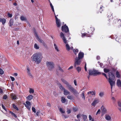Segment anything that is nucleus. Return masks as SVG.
<instances>
[{
	"instance_id": "obj_36",
	"label": "nucleus",
	"mask_w": 121,
	"mask_h": 121,
	"mask_svg": "<svg viewBox=\"0 0 121 121\" xmlns=\"http://www.w3.org/2000/svg\"><path fill=\"white\" fill-rule=\"evenodd\" d=\"M82 98L84 99H85V97L84 95V92L83 91L82 92Z\"/></svg>"
},
{
	"instance_id": "obj_50",
	"label": "nucleus",
	"mask_w": 121,
	"mask_h": 121,
	"mask_svg": "<svg viewBox=\"0 0 121 121\" xmlns=\"http://www.w3.org/2000/svg\"><path fill=\"white\" fill-rule=\"evenodd\" d=\"M81 114H79L77 115V118L78 119L81 116Z\"/></svg>"
},
{
	"instance_id": "obj_41",
	"label": "nucleus",
	"mask_w": 121,
	"mask_h": 121,
	"mask_svg": "<svg viewBox=\"0 0 121 121\" xmlns=\"http://www.w3.org/2000/svg\"><path fill=\"white\" fill-rule=\"evenodd\" d=\"M104 71L105 73H107L109 72V70L106 69H104Z\"/></svg>"
},
{
	"instance_id": "obj_54",
	"label": "nucleus",
	"mask_w": 121,
	"mask_h": 121,
	"mask_svg": "<svg viewBox=\"0 0 121 121\" xmlns=\"http://www.w3.org/2000/svg\"><path fill=\"white\" fill-rule=\"evenodd\" d=\"M89 120L91 121L92 120V118L91 116L90 115H89Z\"/></svg>"
},
{
	"instance_id": "obj_58",
	"label": "nucleus",
	"mask_w": 121,
	"mask_h": 121,
	"mask_svg": "<svg viewBox=\"0 0 121 121\" xmlns=\"http://www.w3.org/2000/svg\"><path fill=\"white\" fill-rule=\"evenodd\" d=\"M74 84L75 86L77 85V82L76 81V80H74Z\"/></svg>"
},
{
	"instance_id": "obj_20",
	"label": "nucleus",
	"mask_w": 121,
	"mask_h": 121,
	"mask_svg": "<svg viewBox=\"0 0 121 121\" xmlns=\"http://www.w3.org/2000/svg\"><path fill=\"white\" fill-rule=\"evenodd\" d=\"M0 22H2V24L4 25L6 22V20L4 18H0Z\"/></svg>"
},
{
	"instance_id": "obj_33",
	"label": "nucleus",
	"mask_w": 121,
	"mask_h": 121,
	"mask_svg": "<svg viewBox=\"0 0 121 121\" xmlns=\"http://www.w3.org/2000/svg\"><path fill=\"white\" fill-rule=\"evenodd\" d=\"M10 113H11L12 115L13 116H14V117H15L16 118L17 117V116L13 113L12 112L10 111H9Z\"/></svg>"
},
{
	"instance_id": "obj_62",
	"label": "nucleus",
	"mask_w": 121,
	"mask_h": 121,
	"mask_svg": "<svg viewBox=\"0 0 121 121\" xmlns=\"http://www.w3.org/2000/svg\"><path fill=\"white\" fill-rule=\"evenodd\" d=\"M73 66H71L68 69V70H69L71 69H72L73 68Z\"/></svg>"
},
{
	"instance_id": "obj_40",
	"label": "nucleus",
	"mask_w": 121,
	"mask_h": 121,
	"mask_svg": "<svg viewBox=\"0 0 121 121\" xmlns=\"http://www.w3.org/2000/svg\"><path fill=\"white\" fill-rule=\"evenodd\" d=\"M95 91H91V93L90 94H91V95H95Z\"/></svg>"
},
{
	"instance_id": "obj_56",
	"label": "nucleus",
	"mask_w": 121,
	"mask_h": 121,
	"mask_svg": "<svg viewBox=\"0 0 121 121\" xmlns=\"http://www.w3.org/2000/svg\"><path fill=\"white\" fill-rule=\"evenodd\" d=\"M111 99L113 101V102H115L116 99L114 97H112Z\"/></svg>"
},
{
	"instance_id": "obj_25",
	"label": "nucleus",
	"mask_w": 121,
	"mask_h": 121,
	"mask_svg": "<svg viewBox=\"0 0 121 121\" xmlns=\"http://www.w3.org/2000/svg\"><path fill=\"white\" fill-rule=\"evenodd\" d=\"M59 87L60 89L62 91L63 90V91L65 89V88L61 85H60L59 86Z\"/></svg>"
},
{
	"instance_id": "obj_19",
	"label": "nucleus",
	"mask_w": 121,
	"mask_h": 121,
	"mask_svg": "<svg viewBox=\"0 0 121 121\" xmlns=\"http://www.w3.org/2000/svg\"><path fill=\"white\" fill-rule=\"evenodd\" d=\"M33 96L31 95L28 96L26 98V99L29 100H31L33 99Z\"/></svg>"
},
{
	"instance_id": "obj_61",
	"label": "nucleus",
	"mask_w": 121,
	"mask_h": 121,
	"mask_svg": "<svg viewBox=\"0 0 121 121\" xmlns=\"http://www.w3.org/2000/svg\"><path fill=\"white\" fill-rule=\"evenodd\" d=\"M102 74L106 77L107 79V78L106 74L104 73H103Z\"/></svg>"
},
{
	"instance_id": "obj_3",
	"label": "nucleus",
	"mask_w": 121,
	"mask_h": 121,
	"mask_svg": "<svg viewBox=\"0 0 121 121\" xmlns=\"http://www.w3.org/2000/svg\"><path fill=\"white\" fill-rule=\"evenodd\" d=\"M60 37L61 38L64 43L66 44L65 46L66 50L69 51L70 49L73 50V47L72 46L71 47H70L69 46L68 44V40H66L65 37V36L64 34L62 32H61L60 34Z\"/></svg>"
},
{
	"instance_id": "obj_32",
	"label": "nucleus",
	"mask_w": 121,
	"mask_h": 121,
	"mask_svg": "<svg viewBox=\"0 0 121 121\" xmlns=\"http://www.w3.org/2000/svg\"><path fill=\"white\" fill-rule=\"evenodd\" d=\"M9 23H10V24L9 25V26H12L13 25V21L12 19H11L10 20Z\"/></svg>"
},
{
	"instance_id": "obj_29",
	"label": "nucleus",
	"mask_w": 121,
	"mask_h": 121,
	"mask_svg": "<svg viewBox=\"0 0 121 121\" xmlns=\"http://www.w3.org/2000/svg\"><path fill=\"white\" fill-rule=\"evenodd\" d=\"M86 36L88 37H89L91 36V35H90L87 34H83L82 35V37H83L85 36Z\"/></svg>"
},
{
	"instance_id": "obj_60",
	"label": "nucleus",
	"mask_w": 121,
	"mask_h": 121,
	"mask_svg": "<svg viewBox=\"0 0 121 121\" xmlns=\"http://www.w3.org/2000/svg\"><path fill=\"white\" fill-rule=\"evenodd\" d=\"M120 38L118 40V41L119 42L121 43V35L120 36Z\"/></svg>"
},
{
	"instance_id": "obj_48",
	"label": "nucleus",
	"mask_w": 121,
	"mask_h": 121,
	"mask_svg": "<svg viewBox=\"0 0 121 121\" xmlns=\"http://www.w3.org/2000/svg\"><path fill=\"white\" fill-rule=\"evenodd\" d=\"M32 110L33 112L34 113L36 112V109L35 108L33 107H32Z\"/></svg>"
},
{
	"instance_id": "obj_18",
	"label": "nucleus",
	"mask_w": 121,
	"mask_h": 121,
	"mask_svg": "<svg viewBox=\"0 0 121 121\" xmlns=\"http://www.w3.org/2000/svg\"><path fill=\"white\" fill-rule=\"evenodd\" d=\"M11 98L13 99H15L17 98V96L14 94H12L11 95Z\"/></svg>"
},
{
	"instance_id": "obj_63",
	"label": "nucleus",
	"mask_w": 121,
	"mask_h": 121,
	"mask_svg": "<svg viewBox=\"0 0 121 121\" xmlns=\"http://www.w3.org/2000/svg\"><path fill=\"white\" fill-rule=\"evenodd\" d=\"M26 22L27 23H28V26L30 27V24L29 22L27 21L26 20Z\"/></svg>"
},
{
	"instance_id": "obj_57",
	"label": "nucleus",
	"mask_w": 121,
	"mask_h": 121,
	"mask_svg": "<svg viewBox=\"0 0 121 121\" xmlns=\"http://www.w3.org/2000/svg\"><path fill=\"white\" fill-rule=\"evenodd\" d=\"M56 83H57V84L58 85V87L59 86H60V85H61V84L59 83V82L58 81Z\"/></svg>"
},
{
	"instance_id": "obj_31",
	"label": "nucleus",
	"mask_w": 121,
	"mask_h": 121,
	"mask_svg": "<svg viewBox=\"0 0 121 121\" xmlns=\"http://www.w3.org/2000/svg\"><path fill=\"white\" fill-rule=\"evenodd\" d=\"M34 47V48L36 49H38L39 48V46L36 43H35V44Z\"/></svg>"
},
{
	"instance_id": "obj_23",
	"label": "nucleus",
	"mask_w": 121,
	"mask_h": 121,
	"mask_svg": "<svg viewBox=\"0 0 121 121\" xmlns=\"http://www.w3.org/2000/svg\"><path fill=\"white\" fill-rule=\"evenodd\" d=\"M20 18L21 20L22 21H26V18L23 16H21L20 17Z\"/></svg>"
},
{
	"instance_id": "obj_1",
	"label": "nucleus",
	"mask_w": 121,
	"mask_h": 121,
	"mask_svg": "<svg viewBox=\"0 0 121 121\" xmlns=\"http://www.w3.org/2000/svg\"><path fill=\"white\" fill-rule=\"evenodd\" d=\"M43 58L42 54L39 52L34 54L31 57L32 61L38 64L41 62Z\"/></svg>"
},
{
	"instance_id": "obj_16",
	"label": "nucleus",
	"mask_w": 121,
	"mask_h": 121,
	"mask_svg": "<svg viewBox=\"0 0 121 121\" xmlns=\"http://www.w3.org/2000/svg\"><path fill=\"white\" fill-rule=\"evenodd\" d=\"M117 84L119 87H121V82L119 79H118L117 81Z\"/></svg>"
},
{
	"instance_id": "obj_30",
	"label": "nucleus",
	"mask_w": 121,
	"mask_h": 121,
	"mask_svg": "<svg viewBox=\"0 0 121 121\" xmlns=\"http://www.w3.org/2000/svg\"><path fill=\"white\" fill-rule=\"evenodd\" d=\"M61 100L63 103H64L66 101V99L64 97H62Z\"/></svg>"
},
{
	"instance_id": "obj_6",
	"label": "nucleus",
	"mask_w": 121,
	"mask_h": 121,
	"mask_svg": "<svg viewBox=\"0 0 121 121\" xmlns=\"http://www.w3.org/2000/svg\"><path fill=\"white\" fill-rule=\"evenodd\" d=\"M46 64L49 70H52L54 68V65L52 62L47 61Z\"/></svg>"
},
{
	"instance_id": "obj_53",
	"label": "nucleus",
	"mask_w": 121,
	"mask_h": 121,
	"mask_svg": "<svg viewBox=\"0 0 121 121\" xmlns=\"http://www.w3.org/2000/svg\"><path fill=\"white\" fill-rule=\"evenodd\" d=\"M7 98V96L6 95H5L3 97V99H6Z\"/></svg>"
},
{
	"instance_id": "obj_13",
	"label": "nucleus",
	"mask_w": 121,
	"mask_h": 121,
	"mask_svg": "<svg viewBox=\"0 0 121 121\" xmlns=\"http://www.w3.org/2000/svg\"><path fill=\"white\" fill-rule=\"evenodd\" d=\"M84 54L82 52H80L78 54V58L80 59L82 58L84 56Z\"/></svg>"
},
{
	"instance_id": "obj_46",
	"label": "nucleus",
	"mask_w": 121,
	"mask_h": 121,
	"mask_svg": "<svg viewBox=\"0 0 121 121\" xmlns=\"http://www.w3.org/2000/svg\"><path fill=\"white\" fill-rule=\"evenodd\" d=\"M73 111L75 112L77 111L78 109L76 108L73 107Z\"/></svg>"
},
{
	"instance_id": "obj_44",
	"label": "nucleus",
	"mask_w": 121,
	"mask_h": 121,
	"mask_svg": "<svg viewBox=\"0 0 121 121\" xmlns=\"http://www.w3.org/2000/svg\"><path fill=\"white\" fill-rule=\"evenodd\" d=\"M101 112V111L100 110V109H99L97 111V112L96 114V115H97L98 114H99Z\"/></svg>"
},
{
	"instance_id": "obj_59",
	"label": "nucleus",
	"mask_w": 121,
	"mask_h": 121,
	"mask_svg": "<svg viewBox=\"0 0 121 121\" xmlns=\"http://www.w3.org/2000/svg\"><path fill=\"white\" fill-rule=\"evenodd\" d=\"M85 70L86 71H87V68H86V63L85 65Z\"/></svg>"
},
{
	"instance_id": "obj_22",
	"label": "nucleus",
	"mask_w": 121,
	"mask_h": 121,
	"mask_svg": "<svg viewBox=\"0 0 121 121\" xmlns=\"http://www.w3.org/2000/svg\"><path fill=\"white\" fill-rule=\"evenodd\" d=\"M104 95V93L103 92H100L99 94V95L100 97H103Z\"/></svg>"
},
{
	"instance_id": "obj_51",
	"label": "nucleus",
	"mask_w": 121,
	"mask_h": 121,
	"mask_svg": "<svg viewBox=\"0 0 121 121\" xmlns=\"http://www.w3.org/2000/svg\"><path fill=\"white\" fill-rule=\"evenodd\" d=\"M10 78L13 81L14 80L15 78L13 77L12 76H10Z\"/></svg>"
},
{
	"instance_id": "obj_28",
	"label": "nucleus",
	"mask_w": 121,
	"mask_h": 121,
	"mask_svg": "<svg viewBox=\"0 0 121 121\" xmlns=\"http://www.w3.org/2000/svg\"><path fill=\"white\" fill-rule=\"evenodd\" d=\"M49 2H50V6L51 8L52 9V11H53L54 12L55 14V13L53 7V6L52 5V4L50 2V0H49Z\"/></svg>"
},
{
	"instance_id": "obj_43",
	"label": "nucleus",
	"mask_w": 121,
	"mask_h": 121,
	"mask_svg": "<svg viewBox=\"0 0 121 121\" xmlns=\"http://www.w3.org/2000/svg\"><path fill=\"white\" fill-rule=\"evenodd\" d=\"M34 92V90L31 88L30 89L29 92L30 93H33Z\"/></svg>"
},
{
	"instance_id": "obj_55",
	"label": "nucleus",
	"mask_w": 121,
	"mask_h": 121,
	"mask_svg": "<svg viewBox=\"0 0 121 121\" xmlns=\"http://www.w3.org/2000/svg\"><path fill=\"white\" fill-rule=\"evenodd\" d=\"M47 105L48 106H49V107H51V104L49 103H47Z\"/></svg>"
},
{
	"instance_id": "obj_2",
	"label": "nucleus",
	"mask_w": 121,
	"mask_h": 121,
	"mask_svg": "<svg viewBox=\"0 0 121 121\" xmlns=\"http://www.w3.org/2000/svg\"><path fill=\"white\" fill-rule=\"evenodd\" d=\"M61 80L65 84L67 85V87L68 89L72 93L74 94H78L79 93L75 90L71 85H70L69 82L64 79H62Z\"/></svg>"
},
{
	"instance_id": "obj_17",
	"label": "nucleus",
	"mask_w": 121,
	"mask_h": 121,
	"mask_svg": "<svg viewBox=\"0 0 121 121\" xmlns=\"http://www.w3.org/2000/svg\"><path fill=\"white\" fill-rule=\"evenodd\" d=\"M56 26L57 27H59L60 26L61 23L60 20L56 21Z\"/></svg>"
},
{
	"instance_id": "obj_8",
	"label": "nucleus",
	"mask_w": 121,
	"mask_h": 121,
	"mask_svg": "<svg viewBox=\"0 0 121 121\" xmlns=\"http://www.w3.org/2000/svg\"><path fill=\"white\" fill-rule=\"evenodd\" d=\"M61 30L63 31H64L65 33H67L69 31L68 26L65 25L62 26Z\"/></svg>"
},
{
	"instance_id": "obj_42",
	"label": "nucleus",
	"mask_w": 121,
	"mask_h": 121,
	"mask_svg": "<svg viewBox=\"0 0 121 121\" xmlns=\"http://www.w3.org/2000/svg\"><path fill=\"white\" fill-rule=\"evenodd\" d=\"M59 110L60 112H61L62 113H64L65 112V111L63 110L61 108H60Z\"/></svg>"
},
{
	"instance_id": "obj_45",
	"label": "nucleus",
	"mask_w": 121,
	"mask_h": 121,
	"mask_svg": "<svg viewBox=\"0 0 121 121\" xmlns=\"http://www.w3.org/2000/svg\"><path fill=\"white\" fill-rule=\"evenodd\" d=\"M4 73V71L1 69H0V74L2 75Z\"/></svg>"
},
{
	"instance_id": "obj_15",
	"label": "nucleus",
	"mask_w": 121,
	"mask_h": 121,
	"mask_svg": "<svg viewBox=\"0 0 121 121\" xmlns=\"http://www.w3.org/2000/svg\"><path fill=\"white\" fill-rule=\"evenodd\" d=\"M70 93V92L69 91L66 89H65L64 91V94L65 95H69Z\"/></svg>"
},
{
	"instance_id": "obj_4",
	"label": "nucleus",
	"mask_w": 121,
	"mask_h": 121,
	"mask_svg": "<svg viewBox=\"0 0 121 121\" xmlns=\"http://www.w3.org/2000/svg\"><path fill=\"white\" fill-rule=\"evenodd\" d=\"M108 75L109 76L108 81L110 85L111 89L112 90L113 86H114L115 84V81H113L115 78V76L113 73L111 72L108 73Z\"/></svg>"
},
{
	"instance_id": "obj_9",
	"label": "nucleus",
	"mask_w": 121,
	"mask_h": 121,
	"mask_svg": "<svg viewBox=\"0 0 121 121\" xmlns=\"http://www.w3.org/2000/svg\"><path fill=\"white\" fill-rule=\"evenodd\" d=\"M81 61L80 59L78 58V57H76L75 58V63L74 66L76 67V65H78L80 64Z\"/></svg>"
},
{
	"instance_id": "obj_47",
	"label": "nucleus",
	"mask_w": 121,
	"mask_h": 121,
	"mask_svg": "<svg viewBox=\"0 0 121 121\" xmlns=\"http://www.w3.org/2000/svg\"><path fill=\"white\" fill-rule=\"evenodd\" d=\"M26 104L27 105H31V104L30 102L28 101H26Z\"/></svg>"
},
{
	"instance_id": "obj_39",
	"label": "nucleus",
	"mask_w": 121,
	"mask_h": 121,
	"mask_svg": "<svg viewBox=\"0 0 121 121\" xmlns=\"http://www.w3.org/2000/svg\"><path fill=\"white\" fill-rule=\"evenodd\" d=\"M118 105L119 107H120V108H121V100L119 101L118 102Z\"/></svg>"
},
{
	"instance_id": "obj_26",
	"label": "nucleus",
	"mask_w": 121,
	"mask_h": 121,
	"mask_svg": "<svg viewBox=\"0 0 121 121\" xmlns=\"http://www.w3.org/2000/svg\"><path fill=\"white\" fill-rule=\"evenodd\" d=\"M12 106L13 108L15 109H16L17 110H18L19 109L17 107V106L15 105L14 104H12Z\"/></svg>"
},
{
	"instance_id": "obj_49",
	"label": "nucleus",
	"mask_w": 121,
	"mask_h": 121,
	"mask_svg": "<svg viewBox=\"0 0 121 121\" xmlns=\"http://www.w3.org/2000/svg\"><path fill=\"white\" fill-rule=\"evenodd\" d=\"M7 16L8 17H12V14L9 13H8L7 14Z\"/></svg>"
},
{
	"instance_id": "obj_38",
	"label": "nucleus",
	"mask_w": 121,
	"mask_h": 121,
	"mask_svg": "<svg viewBox=\"0 0 121 121\" xmlns=\"http://www.w3.org/2000/svg\"><path fill=\"white\" fill-rule=\"evenodd\" d=\"M117 77V78H119L120 77V74L119 72L118 71H117L116 73Z\"/></svg>"
},
{
	"instance_id": "obj_37",
	"label": "nucleus",
	"mask_w": 121,
	"mask_h": 121,
	"mask_svg": "<svg viewBox=\"0 0 121 121\" xmlns=\"http://www.w3.org/2000/svg\"><path fill=\"white\" fill-rule=\"evenodd\" d=\"M68 99H73V97L72 95H69L67 96Z\"/></svg>"
},
{
	"instance_id": "obj_21",
	"label": "nucleus",
	"mask_w": 121,
	"mask_h": 121,
	"mask_svg": "<svg viewBox=\"0 0 121 121\" xmlns=\"http://www.w3.org/2000/svg\"><path fill=\"white\" fill-rule=\"evenodd\" d=\"M54 47L55 50H56L57 52H58L59 51V50L58 48L57 45L55 43H54Z\"/></svg>"
},
{
	"instance_id": "obj_10",
	"label": "nucleus",
	"mask_w": 121,
	"mask_h": 121,
	"mask_svg": "<svg viewBox=\"0 0 121 121\" xmlns=\"http://www.w3.org/2000/svg\"><path fill=\"white\" fill-rule=\"evenodd\" d=\"M105 119L107 121H111V117L109 114H106L105 116Z\"/></svg>"
},
{
	"instance_id": "obj_34",
	"label": "nucleus",
	"mask_w": 121,
	"mask_h": 121,
	"mask_svg": "<svg viewBox=\"0 0 121 121\" xmlns=\"http://www.w3.org/2000/svg\"><path fill=\"white\" fill-rule=\"evenodd\" d=\"M76 69L78 73L80 72L81 70V68L79 67H78Z\"/></svg>"
},
{
	"instance_id": "obj_12",
	"label": "nucleus",
	"mask_w": 121,
	"mask_h": 121,
	"mask_svg": "<svg viewBox=\"0 0 121 121\" xmlns=\"http://www.w3.org/2000/svg\"><path fill=\"white\" fill-rule=\"evenodd\" d=\"M99 102V100L98 99H95L94 100L93 102L92 103L91 105L95 107L96 104Z\"/></svg>"
},
{
	"instance_id": "obj_7",
	"label": "nucleus",
	"mask_w": 121,
	"mask_h": 121,
	"mask_svg": "<svg viewBox=\"0 0 121 121\" xmlns=\"http://www.w3.org/2000/svg\"><path fill=\"white\" fill-rule=\"evenodd\" d=\"M101 110L102 115H104L107 113V110L105 107L104 106L102 105V106L101 108Z\"/></svg>"
},
{
	"instance_id": "obj_5",
	"label": "nucleus",
	"mask_w": 121,
	"mask_h": 121,
	"mask_svg": "<svg viewBox=\"0 0 121 121\" xmlns=\"http://www.w3.org/2000/svg\"><path fill=\"white\" fill-rule=\"evenodd\" d=\"M101 73L95 69H91L89 70V75H93L95 76L100 75Z\"/></svg>"
},
{
	"instance_id": "obj_64",
	"label": "nucleus",
	"mask_w": 121,
	"mask_h": 121,
	"mask_svg": "<svg viewBox=\"0 0 121 121\" xmlns=\"http://www.w3.org/2000/svg\"><path fill=\"white\" fill-rule=\"evenodd\" d=\"M67 112L68 114L70 113L71 112L70 110H68L67 111Z\"/></svg>"
},
{
	"instance_id": "obj_24",
	"label": "nucleus",
	"mask_w": 121,
	"mask_h": 121,
	"mask_svg": "<svg viewBox=\"0 0 121 121\" xmlns=\"http://www.w3.org/2000/svg\"><path fill=\"white\" fill-rule=\"evenodd\" d=\"M73 52L75 54V55H76L77 53L78 52V50L77 49H73Z\"/></svg>"
},
{
	"instance_id": "obj_14",
	"label": "nucleus",
	"mask_w": 121,
	"mask_h": 121,
	"mask_svg": "<svg viewBox=\"0 0 121 121\" xmlns=\"http://www.w3.org/2000/svg\"><path fill=\"white\" fill-rule=\"evenodd\" d=\"M26 70L28 75L30 77V78H32V76L30 73V68L27 67L26 69Z\"/></svg>"
},
{
	"instance_id": "obj_27",
	"label": "nucleus",
	"mask_w": 121,
	"mask_h": 121,
	"mask_svg": "<svg viewBox=\"0 0 121 121\" xmlns=\"http://www.w3.org/2000/svg\"><path fill=\"white\" fill-rule=\"evenodd\" d=\"M82 117L83 120L84 121H85L87 118V116L86 115L84 114H82Z\"/></svg>"
},
{
	"instance_id": "obj_35",
	"label": "nucleus",
	"mask_w": 121,
	"mask_h": 121,
	"mask_svg": "<svg viewBox=\"0 0 121 121\" xmlns=\"http://www.w3.org/2000/svg\"><path fill=\"white\" fill-rule=\"evenodd\" d=\"M30 106L31 105H27V104H25V106L29 110L30 109Z\"/></svg>"
},
{
	"instance_id": "obj_11",
	"label": "nucleus",
	"mask_w": 121,
	"mask_h": 121,
	"mask_svg": "<svg viewBox=\"0 0 121 121\" xmlns=\"http://www.w3.org/2000/svg\"><path fill=\"white\" fill-rule=\"evenodd\" d=\"M34 35L35 36L39 42L41 43H42V41L39 37L38 35H37V33L35 30V31L34 32Z\"/></svg>"
},
{
	"instance_id": "obj_52",
	"label": "nucleus",
	"mask_w": 121,
	"mask_h": 121,
	"mask_svg": "<svg viewBox=\"0 0 121 121\" xmlns=\"http://www.w3.org/2000/svg\"><path fill=\"white\" fill-rule=\"evenodd\" d=\"M58 68L62 72H63V70L60 67V66H59L58 67Z\"/></svg>"
}]
</instances>
